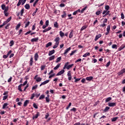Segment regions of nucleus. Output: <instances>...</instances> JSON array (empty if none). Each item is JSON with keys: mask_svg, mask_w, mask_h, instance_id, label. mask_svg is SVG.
Listing matches in <instances>:
<instances>
[{"mask_svg": "<svg viewBox=\"0 0 125 125\" xmlns=\"http://www.w3.org/2000/svg\"><path fill=\"white\" fill-rule=\"evenodd\" d=\"M35 96H36V94H35V93L32 94L30 97V99H34V97H35Z\"/></svg>", "mask_w": 125, "mask_h": 125, "instance_id": "nucleus-55", "label": "nucleus"}, {"mask_svg": "<svg viewBox=\"0 0 125 125\" xmlns=\"http://www.w3.org/2000/svg\"><path fill=\"white\" fill-rule=\"evenodd\" d=\"M60 65H61V63L58 64L57 66L54 68V70H57V69L60 67Z\"/></svg>", "mask_w": 125, "mask_h": 125, "instance_id": "nucleus-31", "label": "nucleus"}, {"mask_svg": "<svg viewBox=\"0 0 125 125\" xmlns=\"http://www.w3.org/2000/svg\"><path fill=\"white\" fill-rule=\"evenodd\" d=\"M25 8L26 9H30V5L29 4H26L25 6Z\"/></svg>", "mask_w": 125, "mask_h": 125, "instance_id": "nucleus-32", "label": "nucleus"}, {"mask_svg": "<svg viewBox=\"0 0 125 125\" xmlns=\"http://www.w3.org/2000/svg\"><path fill=\"white\" fill-rule=\"evenodd\" d=\"M49 80H46L44 81L40 85V86H42V85H44V84H46V83H49Z\"/></svg>", "mask_w": 125, "mask_h": 125, "instance_id": "nucleus-9", "label": "nucleus"}, {"mask_svg": "<svg viewBox=\"0 0 125 125\" xmlns=\"http://www.w3.org/2000/svg\"><path fill=\"white\" fill-rule=\"evenodd\" d=\"M87 7L85 6V7L83 8L81 11V13H83V11L86 9Z\"/></svg>", "mask_w": 125, "mask_h": 125, "instance_id": "nucleus-42", "label": "nucleus"}, {"mask_svg": "<svg viewBox=\"0 0 125 125\" xmlns=\"http://www.w3.org/2000/svg\"><path fill=\"white\" fill-rule=\"evenodd\" d=\"M46 65L45 64H43L41 66V71H43L45 68Z\"/></svg>", "mask_w": 125, "mask_h": 125, "instance_id": "nucleus-36", "label": "nucleus"}, {"mask_svg": "<svg viewBox=\"0 0 125 125\" xmlns=\"http://www.w3.org/2000/svg\"><path fill=\"white\" fill-rule=\"evenodd\" d=\"M125 47V44H123L119 48H118V51H121V50H123L124 48Z\"/></svg>", "mask_w": 125, "mask_h": 125, "instance_id": "nucleus-13", "label": "nucleus"}, {"mask_svg": "<svg viewBox=\"0 0 125 125\" xmlns=\"http://www.w3.org/2000/svg\"><path fill=\"white\" fill-rule=\"evenodd\" d=\"M38 41H39V37L33 38L31 40V42H38Z\"/></svg>", "mask_w": 125, "mask_h": 125, "instance_id": "nucleus-10", "label": "nucleus"}, {"mask_svg": "<svg viewBox=\"0 0 125 125\" xmlns=\"http://www.w3.org/2000/svg\"><path fill=\"white\" fill-rule=\"evenodd\" d=\"M100 27H103V28L106 27V23H103V24H101Z\"/></svg>", "mask_w": 125, "mask_h": 125, "instance_id": "nucleus-62", "label": "nucleus"}, {"mask_svg": "<svg viewBox=\"0 0 125 125\" xmlns=\"http://www.w3.org/2000/svg\"><path fill=\"white\" fill-rule=\"evenodd\" d=\"M38 2H39L38 0H36L34 2V3H33V6L34 7H35L36 6V5H37V3H38Z\"/></svg>", "mask_w": 125, "mask_h": 125, "instance_id": "nucleus-43", "label": "nucleus"}, {"mask_svg": "<svg viewBox=\"0 0 125 125\" xmlns=\"http://www.w3.org/2000/svg\"><path fill=\"white\" fill-rule=\"evenodd\" d=\"M56 43L59 44V41H60V38L59 37H57L54 40Z\"/></svg>", "mask_w": 125, "mask_h": 125, "instance_id": "nucleus-17", "label": "nucleus"}, {"mask_svg": "<svg viewBox=\"0 0 125 125\" xmlns=\"http://www.w3.org/2000/svg\"><path fill=\"white\" fill-rule=\"evenodd\" d=\"M67 16V14L66 13L65 11H63L62 12V18H65Z\"/></svg>", "mask_w": 125, "mask_h": 125, "instance_id": "nucleus-26", "label": "nucleus"}, {"mask_svg": "<svg viewBox=\"0 0 125 125\" xmlns=\"http://www.w3.org/2000/svg\"><path fill=\"white\" fill-rule=\"evenodd\" d=\"M20 13L21 14V16H23V13H24V9H22Z\"/></svg>", "mask_w": 125, "mask_h": 125, "instance_id": "nucleus-50", "label": "nucleus"}, {"mask_svg": "<svg viewBox=\"0 0 125 125\" xmlns=\"http://www.w3.org/2000/svg\"><path fill=\"white\" fill-rule=\"evenodd\" d=\"M71 106H72V103H69L68 105L66 107V109L68 110Z\"/></svg>", "mask_w": 125, "mask_h": 125, "instance_id": "nucleus-41", "label": "nucleus"}, {"mask_svg": "<svg viewBox=\"0 0 125 125\" xmlns=\"http://www.w3.org/2000/svg\"><path fill=\"white\" fill-rule=\"evenodd\" d=\"M46 101L47 103H49V95H47L45 98Z\"/></svg>", "mask_w": 125, "mask_h": 125, "instance_id": "nucleus-29", "label": "nucleus"}, {"mask_svg": "<svg viewBox=\"0 0 125 125\" xmlns=\"http://www.w3.org/2000/svg\"><path fill=\"white\" fill-rule=\"evenodd\" d=\"M29 101L28 100H26L24 102V104H23V106H24V107H26V106H27V105H28V104H29Z\"/></svg>", "mask_w": 125, "mask_h": 125, "instance_id": "nucleus-23", "label": "nucleus"}, {"mask_svg": "<svg viewBox=\"0 0 125 125\" xmlns=\"http://www.w3.org/2000/svg\"><path fill=\"white\" fill-rule=\"evenodd\" d=\"M55 58V56L53 55L49 58V61H51L52 60H53Z\"/></svg>", "mask_w": 125, "mask_h": 125, "instance_id": "nucleus-28", "label": "nucleus"}, {"mask_svg": "<svg viewBox=\"0 0 125 125\" xmlns=\"http://www.w3.org/2000/svg\"><path fill=\"white\" fill-rule=\"evenodd\" d=\"M117 120H118V117H114L112 119L111 121L112 122H116V121H117Z\"/></svg>", "mask_w": 125, "mask_h": 125, "instance_id": "nucleus-53", "label": "nucleus"}, {"mask_svg": "<svg viewBox=\"0 0 125 125\" xmlns=\"http://www.w3.org/2000/svg\"><path fill=\"white\" fill-rule=\"evenodd\" d=\"M92 80H93V77L92 76L87 77L86 78V81H88L90 82Z\"/></svg>", "mask_w": 125, "mask_h": 125, "instance_id": "nucleus-20", "label": "nucleus"}, {"mask_svg": "<svg viewBox=\"0 0 125 125\" xmlns=\"http://www.w3.org/2000/svg\"><path fill=\"white\" fill-rule=\"evenodd\" d=\"M12 19V17H10L5 21L3 22V25H6L8 22L10 21Z\"/></svg>", "mask_w": 125, "mask_h": 125, "instance_id": "nucleus-12", "label": "nucleus"}, {"mask_svg": "<svg viewBox=\"0 0 125 125\" xmlns=\"http://www.w3.org/2000/svg\"><path fill=\"white\" fill-rule=\"evenodd\" d=\"M102 36V35L101 34H98L96 35L95 38V42H96L98 40V39H99V38H101Z\"/></svg>", "mask_w": 125, "mask_h": 125, "instance_id": "nucleus-16", "label": "nucleus"}, {"mask_svg": "<svg viewBox=\"0 0 125 125\" xmlns=\"http://www.w3.org/2000/svg\"><path fill=\"white\" fill-rule=\"evenodd\" d=\"M33 57H32L31 58H30V66H33V64L34 63V61H33Z\"/></svg>", "mask_w": 125, "mask_h": 125, "instance_id": "nucleus-24", "label": "nucleus"}, {"mask_svg": "<svg viewBox=\"0 0 125 125\" xmlns=\"http://www.w3.org/2000/svg\"><path fill=\"white\" fill-rule=\"evenodd\" d=\"M110 13V11H107L106 13H105V14H104V15L103 16V17H106V16H107V15H109Z\"/></svg>", "mask_w": 125, "mask_h": 125, "instance_id": "nucleus-38", "label": "nucleus"}, {"mask_svg": "<svg viewBox=\"0 0 125 125\" xmlns=\"http://www.w3.org/2000/svg\"><path fill=\"white\" fill-rule=\"evenodd\" d=\"M70 111H73V112H76V111H77V108L73 107L72 109H70Z\"/></svg>", "mask_w": 125, "mask_h": 125, "instance_id": "nucleus-64", "label": "nucleus"}, {"mask_svg": "<svg viewBox=\"0 0 125 125\" xmlns=\"http://www.w3.org/2000/svg\"><path fill=\"white\" fill-rule=\"evenodd\" d=\"M67 76L68 77H71L72 75H71V71H69L67 72Z\"/></svg>", "mask_w": 125, "mask_h": 125, "instance_id": "nucleus-61", "label": "nucleus"}, {"mask_svg": "<svg viewBox=\"0 0 125 125\" xmlns=\"http://www.w3.org/2000/svg\"><path fill=\"white\" fill-rule=\"evenodd\" d=\"M38 88V84H36L34 86L32 87V90H34V89H37Z\"/></svg>", "mask_w": 125, "mask_h": 125, "instance_id": "nucleus-37", "label": "nucleus"}, {"mask_svg": "<svg viewBox=\"0 0 125 125\" xmlns=\"http://www.w3.org/2000/svg\"><path fill=\"white\" fill-rule=\"evenodd\" d=\"M1 8L2 10H4L3 13L4 14L5 16L7 17V16H8V15H9V13H8L7 12V11H8V7H6L5 6V4H2L1 5Z\"/></svg>", "mask_w": 125, "mask_h": 125, "instance_id": "nucleus-1", "label": "nucleus"}, {"mask_svg": "<svg viewBox=\"0 0 125 125\" xmlns=\"http://www.w3.org/2000/svg\"><path fill=\"white\" fill-rule=\"evenodd\" d=\"M50 30H51V27H49L48 28L45 29L43 32H47L49 31Z\"/></svg>", "mask_w": 125, "mask_h": 125, "instance_id": "nucleus-33", "label": "nucleus"}, {"mask_svg": "<svg viewBox=\"0 0 125 125\" xmlns=\"http://www.w3.org/2000/svg\"><path fill=\"white\" fill-rule=\"evenodd\" d=\"M121 19H125V15H124V13H121Z\"/></svg>", "mask_w": 125, "mask_h": 125, "instance_id": "nucleus-56", "label": "nucleus"}, {"mask_svg": "<svg viewBox=\"0 0 125 125\" xmlns=\"http://www.w3.org/2000/svg\"><path fill=\"white\" fill-rule=\"evenodd\" d=\"M60 35L62 38H63V37H64V33L62 32H60Z\"/></svg>", "mask_w": 125, "mask_h": 125, "instance_id": "nucleus-54", "label": "nucleus"}, {"mask_svg": "<svg viewBox=\"0 0 125 125\" xmlns=\"http://www.w3.org/2000/svg\"><path fill=\"white\" fill-rule=\"evenodd\" d=\"M71 50V47H69V48H67L66 50H65L64 53H63V55L64 56H66V54L69 52Z\"/></svg>", "mask_w": 125, "mask_h": 125, "instance_id": "nucleus-6", "label": "nucleus"}, {"mask_svg": "<svg viewBox=\"0 0 125 125\" xmlns=\"http://www.w3.org/2000/svg\"><path fill=\"white\" fill-rule=\"evenodd\" d=\"M101 13H102V10H98L96 12V15H100V14H101Z\"/></svg>", "mask_w": 125, "mask_h": 125, "instance_id": "nucleus-25", "label": "nucleus"}, {"mask_svg": "<svg viewBox=\"0 0 125 125\" xmlns=\"http://www.w3.org/2000/svg\"><path fill=\"white\" fill-rule=\"evenodd\" d=\"M51 45H52V42H48L46 45H45V47H49V46H51Z\"/></svg>", "mask_w": 125, "mask_h": 125, "instance_id": "nucleus-27", "label": "nucleus"}, {"mask_svg": "<svg viewBox=\"0 0 125 125\" xmlns=\"http://www.w3.org/2000/svg\"><path fill=\"white\" fill-rule=\"evenodd\" d=\"M29 25H30V21H28V22L25 24V28H27V27H28Z\"/></svg>", "mask_w": 125, "mask_h": 125, "instance_id": "nucleus-60", "label": "nucleus"}, {"mask_svg": "<svg viewBox=\"0 0 125 125\" xmlns=\"http://www.w3.org/2000/svg\"><path fill=\"white\" fill-rule=\"evenodd\" d=\"M77 52V50H74L71 52V53L70 54V56H72L73 54H75V53Z\"/></svg>", "mask_w": 125, "mask_h": 125, "instance_id": "nucleus-34", "label": "nucleus"}, {"mask_svg": "<svg viewBox=\"0 0 125 125\" xmlns=\"http://www.w3.org/2000/svg\"><path fill=\"white\" fill-rule=\"evenodd\" d=\"M8 97V95H7L6 96H4L3 97V99L2 100H6V99H7V98Z\"/></svg>", "mask_w": 125, "mask_h": 125, "instance_id": "nucleus-52", "label": "nucleus"}, {"mask_svg": "<svg viewBox=\"0 0 125 125\" xmlns=\"http://www.w3.org/2000/svg\"><path fill=\"white\" fill-rule=\"evenodd\" d=\"M73 66H74V64H71L69 65V62H67L64 64V67H63V70H65V69H67V70H69L70 68H72Z\"/></svg>", "mask_w": 125, "mask_h": 125, "instance_id": "nucleus-2", "label": "nucleus"}, {"mask_svg": "<svg viewBox=\"0 0 125 125\" xmlns=\"http://www.w3.org/2000/svg\"><path fill=\"white\" fill-rule=\"evenodd\" d=\"M34 80H36L37 83H40V82H42V78L38 77V75H36L34 78Z\"/></svg>", "mask_w": 125, "mask_h": 125, "instance_id": "nucleus-4", "label": "nucleus"}, {"mask_svg": "<svg viewBox=\"0 0 125 125\" xmlns=\"http://www.w3.org/2000/svg\"><path fill=\"white\" fill-rule=\"evenodd\" d=\"M38 9L36 8L35 12L34 13H33V14H32L33 16H35V15H36V13H37V12H38Z\"/></svg>", "mask_w": 125, "mask_h": 125, "instance_id": "nucleus-47", "label": "nucleus"}, {"mask_svg": "<svg viewBox=\"0 0 125 125\" xmlns=\"http://www.w3.org/2000/svg\"><path fill=\"white\" fill-rule=\"evenodd\" d=\"M110 28H111V26H110V25H108L107 26V28H106V31H107V32H110Z\"/></svg>", "mask_w": 125, "mask_h": 125, "instance_id": "nucleus-45", "label": "nucleus"}, {"mask_svg": "<svg viewBox=\"0 0 125 125\" xmlns=\"http://www.w3.org/2000/svg\"><path fill=\"white\" fill-rule=\"evenodd\" d=\"M112 48H115V49H117V48H118V46L116 44H113L112 45Z\"/></svg>", "mask_w": 125, "mask_h": 125, "instance_id": "nucleus-48", "label": "nucleus"}, {"mask_svg": "<svg viewBox=\"0 0 125 125\" xmlns=\"http://www.w3.org/2000/svg\"><path fill=\"white\" fill-rule=\"evenodd\" d=\"M8 106V103H4L3 104L2 108V109H8V106Z\"/></svg>", "mask_w": 125, "mask_h": 125, "instance_id": "nucleus-11", "label": "nucleus"}, {"mask_svg": "<svg viewBox=\"0 0 125 125\" xmlns=\"http://www.w3.org/2000/svg\"><path fill=\"white\" fill-rule=\"evenodd\" d=\"M59 45V44H57L56 43H55V45L53 46V48L55 49V48H57V47H58V45Z\"/></svg>", "mask_w": 125, "mask_h": 125, "instance_id": "nucleus-51", "label": "nucleus"}, {"mask_svg": "<svg viewBox=\"0 0 125 125\" xmlns=\"http://www.w3.org/2000/svg\"><path fill=\"white\" fill-rule=\"evenodd\" d=\"M109 110H110L109 106H106L105 108L104 109L103 111L104 113H106V112H108Z\"/></svg>", "mask_w": 125, "mask_h": 125, "instance_id": "nucleus-21", "label": "nucleus"}, {"mask_svg": "<svg viewBox=\"0 0 125 125\" xmlns=\"http://www.w3.org/2000/svg\"><path fill=\"white\" fill-rule=\"evenodd\" d=\"M55 53V50L54 49H53L51 51H49L48 55L49 56H51V55H52V54H54Z\"/></svg>", "mask_w": 125, "mask_h": 125, "instance_id": "nucleus-14", "label": "nucleus"}, {"mask_svg": "<svg viewBox=\"0 0 125 125\" xmlns=\"http://www.w3.org/2000/svg\"><path fill=\"white\" fill-rule=\"evenodd\" d=\"M105 10L108 11V10H109V9H110V6L109 5H106L105 6Z\"/></svg>", "mask_w": 125, "mask_h": 125, "instance_id": "nucleus-44", "label": "nucleus"}, {"mask_svg": "<svg viewBox=\"0 0 125 125\" xmlns=\"http://www.w3.org/2000/svg\"><path fill=\"white\" fill-rule=\"evenodd\" d=\"M34 59L35 61H38V59H39V54L38 53H35L34 55Z\"/></svg>", "mask_w": 125, "mask_h": 125, "instance_id": "nucleus-18", "label": "nucleus"}, {"mask_svg": "<svg viewBox=\"0 0 125 125\" xmlns=\"http://www.w3.org/2000/svg\"><path fill=\"white\" fill-rule=\"evenodd\" d=\"M72 37H73V32H71L69 34V39H72Z\"/></svg>", "mask_w": 125, "mask_h": 125, "instance_id": "nucleus-57", "label": "nucleus"}, {"mask_svg": "<svg viewBox=\"0 0 125 125\" xmlns=\"http://www.w3.org/2000/svg\"><path fill=\"white\" fill-rule=\"evenodd\" d=\"M108 105L109 107H115L116 106V103H109Z\"/></svg>", "mask_w": 125, "mask_h": 125, "instance_id": "nucleus-15", "label": "nucleus"}, {"mask_svg": "<svg viewBox=\"0 0 125 125\" xmlns=\"http://www.w3.org/2000/svg\"><path fill=\"white\" fill-rule=\"evenodd\" d=\"M39 116H40V112H37L35 116H33V119L34 120V119H38V118H39Z\"/></svg>", "mask_w": 125, "mask_h": 125, "instance_id": "nucleus-19", "label": "nucleus"}, {"mask_svg": "<svg viewBox=\"0 0 125 125\" xmlns=\"http://www.w3.org/2000/svg\"><path fill=\"white\" fill-rule=\"evenodd\" d=\"M27 0H19L18 3H17V6H20L21 5H23L25 2Z\"/></svg>", "mask_w": 125, "mask_h": 125, "instance_id": "nucleus-3", "label": "nucleus"}, {"mask_svg": "<svg viewBox=\"0 0 125 125\" xmlns=\"http://www.w3.org/2000/svg\"><path fill=\"white\" fill-rule=\"evenodd\" d=\"M110 64H111V62L109 61L105 65V67H109L110 66Z\"/></svg>", "mask_w": 125, "mask_h": 125, "instance_id": "nucleus-59", "label": "nucleus"}, {"mask_svg": "<svg viewBox=\"0 0 125 125\" xmlns=\"http://www.w3.org/2000/svg\"><path fill=\"white\" fill-rule=\"evenodd\" d=\"M61 59H62V58L61 57L58 58L56 61V62L58 63V62L61 61Z\"/></svg>", "mask_w": 125, "mask_h": 125, "instance_id": "nucleus-30", "label": "nucleus"}, {"mask_svg": "<svg viewBox=\"0 0 125 125\" xmlns=\"http://www.w3.org/2000/svg\"><path fill=\"white\" fill-rule=\"evenodd\" d=\"M14 44V41L13 40H12L10 42V46H13V45Z\"/></svg>", "mask_w": 125, "mask_h": 125, "instance_id": "nucleus-39", "label": "nucleus"}, {"mask_svg": "<svg viewBox=\"0 0 125 125\" xmlns=\"http://www.w3.org/2000/svg\"><path fill=\"white\" fill-rule=\"evenodd\" d=\"M24 85H26L24 84V83L23 84H22V83L20 84L18 87V90H19V91H21V92H22V91H23V90H22V89H21V87H22V86H24Z\"/></svg>", "mask_w": 125, "mask_h": 125, "instance_id": "nucleus-5", "label": "nucleus"}, {"mask_svg": "<svg viewBox=\"0 0 125 125\" xmlns=\"http://www.w3.org/2000/svg\"><path fill=\"white\" fill-rule=\"evenodd\" d=\"M86 28H87V25H84L81 28V30L83 31V30H84V29H86Z\"/></svg>", "mask_w": 125, "mask_h": 125, "instance_id": "nucleus-40", "label": "nucleus"}, {"mask_svg": "<svg viewBox=\"0 0 125 125\" xmlns=\"http://www.w3.org/2000/svg\"><path fill=\"white\" fill-rule=\"evenodd\" d=\"M54 26L55 28H58V23H57V22H54Z\"/></svg>", "mask_w": 125, "mask_h": 125, "instance_id": "nucleus-46", "label": "nucleus"}, {"mask_svg": "<svg viewBox=\"0 0 125 125\" xmlns=\"http://www.w3.org/2000/svg\"><path fill=\"white\" fill-rule=\"evenodd\" d=\"M33 107L34 108H35V109H38V105H37L36 104H33Z\"/></svg>", "mask_w": 125, "mask_h": 125, "instance_id": "nucleus-58", "label": "nucleus"}, {"mask_svg": "<svg viewBox=\"0 0 125 125\" xmlns=\"http://www.w3.org/2000/svg\"><path fill=\"white\" fill-rule=\"evenodd\" d=\"M45 96L44 95H42L40 97H39V100H41L42 99H43L44 98Z\"/></svg>", "mask_w": 125, "mask_h": 125, "instance_id": "nucleus-49", "label": "nucleus"}, {"mask_svg": "<svg viewBox=\"0 0 125 125\" xmlns=\"http://www.w3.org/2000/svg\"><path fill=\"white\" fill-rule=\"evenodd\" d=\"M65 73L64 69H62L61 70L60 72H59L57 74L56 76H61L62 74H64Z\"/></svg>", "mask_w": 125, "mask_h": 125, "instance_id": "nucleus-8", "label": "nucleus"}, {"mask_svg": "<svg viewBox=\"0 0 125 125\" xmlns=\"http://www.w3.org/2000/svg\"><path fill=\"white\" fill-rule=\"evenodd\" d=\"M110 100H112V98L111 97H108V98L106 99L105 102H109V101H110Z\"/></svg>", "mask_w": 125, "mask_h": 125, "instance_id": "nucleus-35", "label": "nucleus"}, {"mask_svg": "<svg viewBox=\"0 0 125 125\" xmlns=\"http://www.w3.org/2000/svg\"><path fill=\"white\" fill-rule=\"evenodd\" d=\"M87 56H90V53L87 52L83 55V57H87Z\"/></svg>", "mask_w": 125, "mask_h": 125, "instance_id": "nucleus-22", "label": "nucleus"}, {"mask_svg": "<svg viewBox=\"0 0 125 125\" xmlns=\"http://www.w3.org/2000/svg\"><path fill=\"white\" fill-rule=\"evenodd\" d=\"M82 59H79L75 61V63H78V62H81Z\"/></svg>", "mask_w": 125, "mask_h": 125, "instance_id": "nucleus-63", "label": "nucleus"}, {"mask_svg": "<svg viewBox=\"0 0 125 125\" xmlns=\"http://www.w3.org/2000/svg\"><path fill=\"white\" fill-rule=\"evenodd\" d=\"M124 73H125V68L122 69L119 72L117 73L118 76H121V75H123Z\"/></svg>", "mask_w": 125, "mask_h": 125, "instance_id": "nucleus-7", "label": "nucleus"}]
</instances>
